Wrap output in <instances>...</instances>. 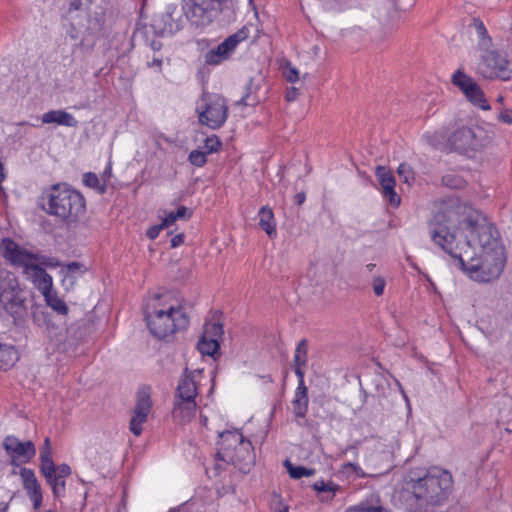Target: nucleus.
<instances>
[{
	"instance_id": "obj_63",
	"label": "nucleus",
	"mask_w": 512,
	"mask_h": 512,
	"mask_svg": "<svg viewBox=\"0 0 512 512\" xmlns=\"http://www.w3.org/2000/svg\"><path fill=\"white\" fill-rule=\"evenodd\" d=\"M148 67L149 68H154V67H157L159 69V71L161 70V66H162V59L160 58H153V60L151 62H148Z\"/></svg>"
},
{
	"instance_id": "obj_55",
	"label": "nucleus",
	"mask_w": 512,
	"mask_h": 512,
	"mask_svg": "<svg viewBox=\"0 0 512 512\" xmlns=\"http://www.w3.org/2000/svg\"><path fill=\"white\" fill-rule=\"evenodd\" d=\"M442 181L446 186L453 187V188L460 187V183H461V179L454 177L452 175L443 176Z\"/></svg>"
},
{
	"instance_id": "obj_34",
	"label": "nucleus",
	"mask_w": 512,
	"mask_h": 512,
	"mask_svg": "<svg viewBox=\"0 0 512 512\" xmlns=\"http://www.w3.org/2000/svg\"><path fill=\"white\" fill-rule=\"evenodd\" d=\"M46 304L52 308L59 315H66L68 313V306L63 299L58 296L57 291L52 290L44 295Z\"/></svg>"
},
{
	"instance_id": "obj_39",
	"label": "nucleus",
	"mask_w": 512,
	"mask_h": 512,
	"mask_svg": "<svg viewBox=\"0 0 512 512\" xmlns=\"http://www.w3.org/2000/svg\"><path fill=\"white\" fill-rule=\"evenodd\" d=\"M39 460H40L39 468L46 467L49 465L51 466V465L55 464L53 461V452H52L51 442L48 437H46L44 439V443H43L42 447L40 448Z\"/></svg>"
},
{
	"instance_id": "obj_7",
	"label": "nucleus",
	"mask_w": 512,
	"mask_h": 512,
	"mask_svg": "<svg viewBox=\"0 0 512 512\" xmlns=\"http://www.w3.org/2000/svg\"><path fill=\"white\" fill-rule=\"evenodd\" d=\"M428 143L435 149L449 148L450 151L466 153L477 151L481 142L472 128L463 126L447 137V131L441 129L433 134L426 135Z\"/></svg>"
},
{
	"instance_id": "obj_31",
	"label": "nucleus",
	"mask_w": 512,
	"mask_h": 512,
	"mask_svg": "<svg viewBox=\"0 0 512 512\" xmlns=\"http://www.w3.org/2000/svg\"><path fill=\"white\" fill-rule=\"evenodd\" d=\"M464 95L474 106L482 110H490L491 106L477 82Z\"/></svg>"
},
{
	"instance_id": "obj_9",
	"label": "nucleus",
	"mask_w": 512,
	"mask_h": 512,
	"mask_svg": "<svg viewBox=\"0 0 512 512\" xmlns=\"http://www.w3.org/2000/svg\"><path fill=\"white\" fill-rule=\"evenodd\" d=\"M227 0H183L186 19L191 26L203 29L222 12Z\"/></svg>"
},
{
	"instance_id": "obj_49",
	"label": "nucleus",
	"mask_w": 512,
	"mask_h": 512,
	"mask_svg": "<svg viewBox=\"0 0 512 512\" xmlns=\"http://www.w3.org/2000/svg\"><path fill=\"white\" fill-rule=\"evenodd\" d=\"M294 373L296 374L298 378V385L296 389H308V387L305 384L304 376H305V367L306 366H294L292 365Z\"/></svg>"
},
{
	"instance_id": "obj_42",
	"label": "nucleus",
	"mask_w": 512,
	"mask_h": 512,
	"mask_svg": "<svg viewBox=\"0 0 512 512\" xmlns=\"http://www.w3.org/2000/svg\"><path fill=\"white\" fill-rule=\"evenodd\" d=\"M188 161L191 165L196 167H203L206 165L208 159H207V153L198 149L192 150L189 153Z\"/></svg>"
},
{
	"instance_id": "obj_11",
	"label": "nucleus",
	"mask_w": 512,
	"mask_h": 512,
	"mask_svg": "<svg viewBox=\"0 0 512 512\" xmlns=\"http://www.w3.org/2000/svg\"><path fill=\"white\" fill-rule=\"evenodd\" d=\"M505 250L480 252L477 263L469 268V277L479 282H490L497 279L505 267Z\"/></svg>"
},
{
	"instance_id": "obj_8",
	"label": "nucleus",
	"mask_w": 512,
	"mask_h": 512,
	"mask_svg": "<svg viewBox=\"0 0 512 512\" xmlns=\"http://www.w3.org/2000/svg\"><path fill=\"white\" fill-rule=\"evenodd\" d=\"M237 441L236 436L227 438L224 442H218V451L215 455L216 461H223L227 464H232L240 472L247 474L255 465L256 455L252 442L245 437L242 444L239 446L237 454L232 453L230 446Z\"/></svg>"
},
{
	"instance_id": "obj_58",
	"label": "nucleus",
	"mask_w": 512,
	"mask_h": 512,
	"mask_svg": "<svg viewBox=\"0 0 512 512\" xmlns=\"http://www.w3.org/2000/svg\"><path fill=\"white\" fill-rule=\"evenodd\" d=\"M176 220H178V218L176 217L175 213L172 211L162 220L161 223H162V226L167 228L170 225H172Z\"/></svg>"
},
{
	"instance_id": "obj_27",
	"label": "nucleus",
	"mask_w": 512,
	"mask_h": 512,
	"mask_svg": "<svg viewBox=\"0 0 512 512\" xmlns=\"http://www.w3.org/2000/svg\"><path fill=\"white\" fill-rule=\"evenodd\" d=\"M312 488L317 493V497L321 501H332L336 493L341 490V487L333 481H325L323 479L316 481Z\"/></svg>"
},
{
	"instance_id": "obj_1",
	"label": "nucleus",
	"mask_w": 512,
	"mask_h": 512,
	"mask_svg": "<svg viewBox=\"0 0 512 512\" xmlns=\"http://www.w3.org/2000/svg\"><path fill=\"white\" fill-rule=\"evenodd\" d=\"M453 476L438 467H413L404 475L409 512H435L453 492Z\"/></svg>"
},
{
	"instance_id": "obj_2",
	"label": "nucleus",
	"mask_w": 512,
	"mask_h": 512,
	"mask_svg": "<svg viewBox=\"0 0 512 512\" xmlns=\"http://www.w3.org/2000/svg\"><path fill=\"white\" fill-rule=\"evenodd\" d=\"M457 212L449 206L441 207L428 220V230L431 240L448 253L455 265L469 275V268L477 263L478 256L473 247L474 241L467 234L463 241H456V236L450 231L457 222Z\"/></svg>"
},
{
	"instance_id": "obj_23",
	"label": "nucleus",
	"mask_w": 512,
	"mask_h": 512,
	"mask_svg": "<svg viewBox=\"0 0 512 512\" xmlns=\"http://www.w3.org/2000/svg\"><path fill=\"white\" fill-rule=\"evenodd\" d=\"M257 216L259 219L258 225L260 229L265 231L270 239H275L277 237V224L273 209L268 205L262 206L258 211Z\"/></svg>"
},
{
	"instance_id": "obj_62",
	"label": "nucleus",
	"mask_w": 512,
	"mask_h": 512,
	"mask_svg": "<svg viewBox=\"0 0 512 512\" xmlns=\"http://www.w3.org/2000/svg\"><path fill=\"white\" fill-rule=\"evenodd\" d=\"M306 200L305 192H299L294 196V203L298 206H301Z\"/></svg>"
},
{
	"instance_id": "obj_33",
	"label": "nucleus",
	"mask_w": 512,
	"mask_h": 512,
	"mask_svg": "<svg viewBox=\"0 0 512 512\" xmlns=\"http://www.w3.org/2000/svg\"><path fill=\"white\" fill-rule=\"evenodd\" d=\"M197 348L202 355L211 356L215 359L216 355L219 356L220 343L215 338L208 339L203 335L197 344Z\"/></svg>"
},
{
	"instance_id": "obj_36",
	"label": "nucleus",
	"mask_w": 512,
	"mask_h": 512,
	"mask_svg": "<svg viewBox=\"0 0 512 512\" xmlns=\"http://www.w3.org/2000/svg\"><path fill=\"white\" fill-rule=\"evenodd\" d=\"M451 82L454 86L458 87L463 94H465L476 83L472 77L465 74L462 70H457L452 75Z\"/></svg>"
},
{
	"instance_id": "obj_13",
	"label": "nucleus",
	"mask_w": 512,
	"mask_h": 512,
	"mask_svg": "<svg viewBox=\"0 0 512 512\" xmlns=\"http://www.w3.org/2000/svg\"><path fill=\"white\" fill-rule=\"evenodd\" d=\"M468 235L474 241L478 243L480 252L488 251H502L505 250L497 229L488 223H479L478 220L472 219L471 217L466 220Z\"/></svg>"
},
{
	"instance_id": "obj_51",
	"label": "nucleus",
	"mask_w": 512,
	"mask_h": 512,
	"mask_svg": "<svg viewBox=\"0 0 512 512\" xmlns=\"http://www.w3.org/2000/svg\"><path fill=\"white\" fill-rule=\"evenodd\" d=\"M285 79L290 83H295L299 79V72L296 68L288 66L284 70Z\"/></svg>"
},
{
	"instance_id": "obj_22",
	"label": "nucleus",
	"mask_w": 512,
	"mask_h": 512,
	"mask_svg": "<svg viewBox=\"0 0 512 512\" xmlns=\"http://www.w3.org/2000/svg\"><path fill=\"white\" fill-rule=\"evenodd\" d=\"M375 174L381 185L383 197L389 201L390 205L398 207L401 198L395 191L396 180L392 172L385 166H377Z\"/></svg>"
},
{
	"instance_id": "obj_64",
	"label": "nucleus",
	"mask_w": 512,
	"mask_h": 512,
	"mask_svg": "<svg viewBox=\"0 0 512 512\" xmlns=\"http://www.w3.org/2000/svg\"><path fill=\"white\" fill-rule=\"evenodd\" d=\"M168 512H188V511L184 505H181L176 508H171Z\"/></svg>"
},
{
	"instance_id": "obj_3",
	"label": "nucleus",
	"mask_w": 512,
	"mask_h": 512,
	"mask_svg": "<svg viewBox=\"0 0 512 512\" xmlns=\"http://www.w3.org/2000/svg\"><path fill=\"white\" fill-rule=\"evenodd\" d=\"M40 207L70 226L76 224L86 212L84 196L68 184H54L41 197Z\"/></svg>"
},
{
	"instance_id": "obj_43",
	"label": "nucleus",
	"mask_w": 512,
	"mask_h": 512,
	"mask_svg": "<svg viewBox=\"0 0 512 512\" xmlns=\"http://www.w3.org/2000/svg\"><path fill=\"white\" fill-rule=\"evenodd\" d=\"M222 147V142L217 135H211L207 137L204 141V148L206 149L207 154L216 153Z\"/></svg>"
},
{
	"instance_id": "obj_47",
	"label": "nucleus",
	"mask_w": 512,
	"mask_h": 512,
	"mask_svg": "<svg viewBox=\"0 0 512 512\" xmlns=\"http://www.w3.org/2000/svg\"><path fill=\"white\" fill-rule=\"evenodd\" d=\"M398 174L400 177H403L404 182L410 184L415 180L414 172L412 171L410 165L407 163H401L398 167Z\"/></svg>"
},
{
	"instance_id": "obj_60",
	"label": "nucleus",
	"mask_w": 512,
	"mask_h": 512,
	"mask_svg": "<svg viewBox=\"0 0 512 512\" xmlns=\"http://www.w3.org/2000/svg\"><path fill=\"white\" fill-rule=\"evenodd\" d=\"M184 234L183 233H180V234H177L175 235L172 239H171V247L172 248H176L178 247L179 245L183 244L184 243Z\"/></svg>"
},
{
	"instance_id": "obj_37",
	"label": "nucleus",
	"mask_w": 512,
	"mask_h": 512,
	"mask_svg": "<svg viewBox=\"0 0 512 512\" xmlns=\"http://www.w3.org/2000/svg\"><path fill=\"white\" fill-rule=\"evenodd\" d=\"M284 466L286 467L287 472L292 479H300L302 477H309V476H313L316 473V470L314 468H308V467L301 466V465L295 466L288 459H286L284 461Z\"/></svg>"
},
{
	"instance_id": "obj_20",
	"label": "nucleus",
	"mask_w": 512,
	"mask_h": 512,
	"mask_svg": "<svg viewBox=\"0 0 512 512\" xmlns=\"http://www.w3.org/2000/svg\"><path fill=\"white\" fill-rule=\"evenodd\" d=\"M0 251L7 261L14 266L23 267L26 272H28L27 266L35 264L30 263V261L38 259L37 254L20 247L19 244L11 238L2 239L0 243Z\"/></svg>"
},
{
	"instance_id": "obj_16",
	"label": "nucleus",
	"mask_w": 512,
	"mask_h": 512,
	"mask_svg": "<svg viewBox=\"0 0 512 512\" xmlns=\"http://www.w3.org/2000/svg\"><path fill=\"white\" fill-rule=\"evenodd\" d=\"M249 37V30L242 27L232 35H229L216 48L210 49L204 55L206 65L217 66L228 60L235 52L237 46Z\"/></svg>"
},
{
	"instance_id": "obj_10",
	"label": "nucleus",
	"mask_w": 512,
	"mask_h": 512,
	"mask_svg": "<svg viewBox=\"0 0 512 512\" xmlns=\"http://www.w3.org/2000/svg\"><path fill=\"white\" fill-rule=\"evenodd\" d=\"M188 20L184 6L168 4L163 12L156 13L150 23L154 36L168 37L181 31Z\"/></svg>"
},
{
	"instance_id": "obj_35",
	"label": "nucleus",
	"mask_w": 512,
	"mask_h": 512,
	"mask_svg": "<svg viewBox=\"0 0 512 512\" xmlns=\"http://www.w3.org/2000/svg\"><path fill=\"white\" fill-rule=\"evenodd\" d=\"M451 82L454 86L458 87L463 94H465L476 83L472 77L465 74L462 70H457L452 75Z\"/></svg>"
},
{
	"instance_id": "obj_59",
	"label": "nucleus",
	"mask_w": 512,
	"mask_h": 512,
	"mask_svg": "<svg viewBox=\"0 0 512 512\" xmlns=\"http://www.w3.org/2000/svg\"><path fill=\"white\" fill-rule=\"evenodd\" d=\"M67 35L73 39L76 40L80 36V32L76 28L75 24L71 23L69 29H67Z\"/></svg>"
},
{
	"instance_id": "obj_45",
	"label": "nucleus",
	"mask_w": 512,
	"mask_h": 512,
	"mask_svg": "<svg viewBox=\"0 0 512 512\" xmlns=\"http://www.w3.org/2000/svg\"><path fill=\"white\" fill-rule=\"evenodd\" d=\"M224 331H223V325L221 323H206L205 324V332L204 335L207 337L210 336V338L219 339L222 337Z\"/></svg>"
},
{
	"instance_id": "obj_29",
	"label": "nucleus",
	"mask_w": 512,
	"mask_h": 512,
	"mask_svg": "<svg viewBox=\"0 0 512 512\" xmlns=\"http://www.w3.org/2000/svg\"><path fill=\"white\" fill-rule=\"evenodd\" d=\"M19 355L13 345L0 343V370H8L18 361Z\"/></svg>"
},
{
	"instance_id": "obj_50",
	"label": "nucleus",
	"mask_w": 512,
	"mask_h": 512,
	"mask_svg": "<svg viewBox=\"0 0 512 512\" xmlns=\"http://www.w3.org/2000/svg\"><path fill=\"white\" fill-rule=\"evenodd\" d=\"M386 286V281L383 277H376L373 280V291L375 295L382 296Z\"/></svg>"
},
{
	"instance_id": "obj_41",
	"label": "nucleus",
	"mask_w": 512,
	"mask_h": 512,
	"mask_svg": "<svg viewBox=\"0 0 512 512\" xmlns=\"http://www.w3.org/2000/svg\"><path fill=\"white\" fill-rule=\"evenodd\" d=\"M231 436H236L237 441L235 442V444H231L229 449L232 450L231 451L232 453L237 454L239 452V446L242 444V442L245 439V437L243 436V434L241 433V431L239 429L226 430V431L219 433V438H220L219 442H224L227 438H230Z\"/></svg>"
},
{
	"instance_id": "obj_15",
	"label": "nucleus",
	"mask_w": 512,
	"mask_h": 512,
	"mask_svg": "<svg viewBox=\"0 0 512 512\" xmlns=\"http://www.w3.org/2000/svg\"><path fill=\"white\" fill-rule=\"evenodd\" d=\"M477 72L486 79L509 80L511 78L507 55L498 50H486L483 53Z\"/></svg>"
},
{
	"instance_id": "obj_4",
	"label": "nucleus",
	"mask_w": 512,
	"mask_h": 512,
	"mask_svg": "<svg viewBox=\"0 0 512 512\" xmlns=\"http://www.w3.org/2000/svg\"><path fill=\"white\" fill-rule=\"evenodd\" d=\"M84 10L86 24L77 46L83 51H92L97 42L106 34V17L109 10L108 0H72L67 13Z\"/></svg>"
},
{
	"instance_id": "obj_32",
	"label": "nucleus",
	"mask_w": 512,
	"mask_h": 512,
	"mask_svg": "<svg viewBox=\"0 0 512 512\" xmlns=\"http://www.w3.org/2000/svg\"><path fill=\"white\" fill-rule=\"evenodd\" d=\"M345 512H391L383 507L379 497L371 500H365L358 505L348 507Z\"/></svg>"
},
{
	"instance_id": "obj_24",
	"label": "nucleus",
	"mask_w": 512,
	"mask_h": 512,
	"mask_svg": "<svg viewBox=\"0 0 512 512\" xmlns=\"http://www.w3.org/2000/svg\"><path fill=\"white\" fill-rule=\"evenodd\" d=\"M41 120L43 124L56 123L73 128L78 126V121L75 117L64 110H50L42 115Z\"/></svg>"
},
{
	"instance_id": "obj_17",
	"label": "nucleus",
	"mask_w": 512,
	"mask_h": 512,
	"mask_svg": "<svg viewBox=\"0 0 512 512\" xmlns=\"http://www.w3.org/2000/svg\"><path fill=\"white\" fill-rule=\"evenodd\" d=\"M40 472L46 483L51 487L53 497L55 499L64 497L66 494V478L72 473L71 467L66 463L54 464L40 467Z\"/></svg>"
},
{
	"instance_id": "obj_57",
	"label": "nucleus",
	"mask_w": 512,
	"mask_h": 512,
	"mask_svg": "<svg viewBox=\"0 0 512 512\" xmlns=\"http://www.w3.org/2000/svg\"><path fill=\"white\" fill-rule=\"evenodd\" d=\"M298 95H299L298 89L295 87H291L290 89H288L286 91L285 100L288 102H292L297 99Z\"/></svg>"
},
{
	"instance_id": "obj_56",
	"label": "nucleus",
	"mask_w": 512,
	"mask_h": 512,
	"mask_svg": "<svg viewBox=\"0 0 512 512\" xmlns=\"http://www.w3.org/2000/svg\"><path fill=\"white\" fill-rule=\"evenodd\" d=\"M498 119L503 123L512 124V110L505 109L499 114Z\"/></svg>"
},
{
	"instance_id": "obj_40",
	"label": "nucleus",
	"mask_w": 512,
	"mask_h": 512,
	"mask_svg": "<svg viewBox=\"0 0 512 512\" xmlns=\"http://www.w3.org/2000/svg\"><path fill=\"white\" fill-rule=\"evenodd\" d=\"M82 180L85 186L95 189L100 194H104L107 191V184H100L98 176L93 172L84 173Z\"/></svg>"
},
{
	"instance_id": "obj_46",
	"label": "nucleus",
	"mask_w": 512,
	"mask_h": 512,
	"mask_svg": "<svg viewBox=\"0 0 512 512\" xmlns=\"http://www.w3.org/2000/svg\"><path fill=\"white\" fill-rule=\"evenodd\" d=\"M295 423L299 427H303L310 433H316L319 431V422L314 419H308L307 416L304 419L295 418Z\"/></svg>"
},
{
	"instance_id": "obj_19",
	"label": "nucleus",
	"mask_w": 512,
	"mask_h": 512,
	"mask_svg": "<svg viewBox=\"0 0 512 512\" xmlns=\"http://www.w3.org/2000/svg\"><path fill=\"white\" fill-rule=\"evenodd\" d=\"M152 405L150 388H140L137 392L136 404L129 423V429L135 436H140L142 434V425L147 421Z\"/></svg>"
},
{
	"instance_id": "obj_14",
	"label": "nucleus",
	"mask_w": 512,
	"mask_h": 512,
	"mask_svg": "<svg viewBox=\"0 0 512 512\" xmlns=\"http://www.w3.org/2000/svg\"><path fill=\"white\" fill-rule=\"evenodd\" d=\"M204 106L199 112V123L216 130L221 128L228 118L226 99L219 94L203 97Z\"/></svg>"
},
{
	"instance_id": "obj_25",
	"label": "nucleus",
	"mask_w": 512,
	"mask_h": 512,
	"mask_svg": "<svg viewBox=\"0 0 512 512\" xmlns=\"http://www.w3.org/2000/svg\"><path fill=\"white\" fill-rule=\"evenodd\" d=\"M27 268L28 272H33L34 283L43 296L54 290L52 276L42 266L34 264L27 266Z\"/></svg>"
},
{
	"instance_id": "obj_53",
	"label": "nucleus",
	"mask_w": 512,
	"mask_h": 512,
	"mask_svg": "<svg viewBox=\"0 0 512 512\" xmlns=\"http://www.w3.org/2000/svg\"><path fill=\"white\" fill-rule=\"evenodd\" d=\"M174 213L178 219L183 220H189L193 215L192 210L188 209L185 206H180Z\"/></svg>"
},
{
	"instance_id": "obj_54",
	"label": "nucleus",
	"mask_w": 512,
	"mask_h": 512,
	"mask_svg": "<svg viewBox=\"0 0 512 512\" xmlns=\"http://www.w3.org/2000/svg\"><path fill=\"white\" fill-rule=\"evenodd\" d=\"M165 227L162 226V223L158 224V225H154L152 227H150L147 231H146V236L151 239V240H154L156 239L161 230H163Z\"/></svg>"
},
{
	"instance_id": "obj_28",
	"label": "nucleus",
	"mask_w": 512,
	"mask_h": 512,
	"mask_svg": "<svg viewBox=\"0 0 512 512\" xmlns=\"http://www.w3.org/2000/svg\"><path fill=\"white\" fill-rule=\"evenodd\" d=\"M259 89L260 85L255 82L253 77H250L244 87L243 96L235 104L237 106H256L260 102L257 95Z\"/></svg>"
},
{
	"instance_id": "obj_21",
	"label": "nucleus",
	"mask_w": 512,
	"mask_h": 512,
	"mask_svg": "<svg viewBox=\"0 0 512 512\" xmlns=\"http://www.w3.org/2000/svg\"><path fill=\"white\" fill-rule=\"evenodd\" d=\"M19 475L22 479L23 488L31 500L34 510H39L43 502V493L41 485L35 476V472L30 468L23 467L20 469Z\"/></svg>"
},
{
	"instance_id": "obj_44",
	"label": "nucleus",
	"mask_w": 512,
	"mask_h": 512,
	"mask_svg": "<svg viewBox=\"0 0 512 512\" xmlns=\"http://www.w3.org/2000/svg\"><path fill=\"white\" fill-rule=\"evenodd\" d=\"M342 472L346 473L348 475H350L351 473H354L355 476L358 478H366V477L372 476L371 474L365 473L359 465L352 463V462L344 463L342 466Z\"/></svg>"
},
{
	"instance_id": "obj_5",
	"label": "nucleus",
	"mask_w": 512,
	"mask_h": 512,
	"mask_svg": "<svg viewBox=\"0 0 512 512\" xmlns=\"http://www.w3.org/2000/svg\"><path fill=\"white\" fill-rule=\"evenodd\" d=\"M144 319L150 333L160 340L173 336L176 332L187 329L190 320L182 306L173 305L158 307L147 305Z\"/></svg>"
},
{
	"instance_id": "obj_26",
	"label": "nucleus",
	"mask_w": 512,
	"mask_h": 512,
	"mask_svg": "<svg viewBox=\"0 0 512 512\" xmlns=\"http://www.w3.org/2000/svg\"><path fill=\"white\" fill-rule=\"evenodd\" d=\"M291 404L294 417L304 419L307 416L309 406L308 389H295Z\"/></svg>"
},
{
	"instance_id": "obj_38",
	"label": "nucleus",
	"mask_w": 512,
	"mask_h": 512,
	"mask_svg": "<svg viewBox=\"0 0 512 512\" xmlns=\"http://www.w3.org/2000/svg\"><path fill=\"white\" fill-rule=\"evenodd\" d=\"M308 345L307 339H301L295 349L293 364L294 366H307L308 362Z\"/></svg>"
},
{
	"instance_id": "obj_6",
	"label": "nucleus",
	"mask_w": 512,
	"mask_h": 512,
	"mask_svg": "<svg viewBox=\"0 0 512 512\" xmlns=\"http://www.w3.org/2000/svg\"><path fill=\"white\" fill-rule=\"evenodd\" d=\"M0 305L12 317L14 325L24 323L27 316L26 298L17 277L10 272H6L0 280Z\"/></svg>"
},
{
	"instance_id": "obj_12",
	"label": "nucleus",
	"mask_w": 512,
	"mask_h": 512,
	"mask_svg": "<svg viewBox=\"0 0 512 512\" xmlns=\"http://www.w3.org/2000/svg\"><path fill=\"white\" fill-rule=\"evenodd\" d=\"M198 394L196 383L186 368L184 373L179 379L175 396H174V408L173 416L178 417L180 414L182 417L192 416L195 414L197 409L196 396Z\"/></svg>"
},
{
	"instance_id": "obj_52",
	"label": "nucleus",
	"mask_w": 512,
	"mask_h": 512,
	"mask_svg": "<svg viewBox=\"0 0 512 512\" xmlns=\"http://www.w3.org/2000/svg\"><path fill=\"white\" fill-rule=\"evenodd\" d=\"M67 274L84 273L86 271L84 265L80 262H70L66 265Z\"/></svg>"
},
{
	"instance_id": "obj_48",
	"label": "nucleus",
	"mask_w": 512,
	"mask_h": 512,
	"mask_svg": "<svg viewBox=\"0 0 512 512\" xmlns=\"http://www.w3.org/2000/svg\"><path fill=\"white\" fill-rule=\"evenodd\" d=\"M473 25L476 29V32L478 34V36L485 40L487 39L489 42L491 41V38L490 36L488 35V31L484 25V23L479 19V18H474L473 19Z\"/></svg>"
},
{
	"instance_id": "obj_18",
	"label": "nucleus",
	"mask_w": 512,
	"mask_h": 512,
	"mask_svg": "<svg viewBox=\"0 0 512 512\" xmlns=\"http://www.w3.org/2000/svg\"><path fill=\"white\" fill-rule=\"evenodd\" d=\"M3 447L13 466L29 463L36 455V447L31 440L21 441L12 435L5 437Z\"/></svg>"
},
{
	"instance_id": "obj_61",
	"label": "nucleus",
	"mask_w": 512,
	"mask_h": 512,
	"mask_svg": "<svg viewBox=\"0 0 512 512\" xmlns=\"http://www.w3.org/2000/svg\"><path fill=\"white\" fill-rule=\"evenodd\" d=\"M329 8L346 4L349 0H321Z\"/></svg>"
},
{
	"instance_id": "obj_30",
	"label": "nucleus",
	"mask_w": 512,
	"mask_h": 512,
	"mask_svg": "<svg viewBox=\"0 0 512 512\" xmlns=\"http://www.w3.org/2000/svg\"><path fill=\"white\" fill-rule=\"evenodd\" d=\"M134 35L140 36L145 45L149 46L153 51H159L163 46L160 41L155 40L156 36H154L153 30H151L150 24H138Z\"/></svg>"
}]
</instances>
